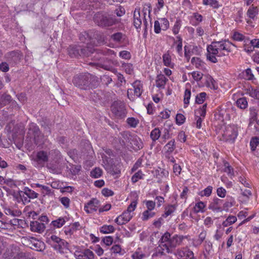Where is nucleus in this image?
Masks as SVG:
<instances>
[{
    "mask_svg": "<svg viewBox=\"0 0 259 259\" xmlns=\"http://www.w3.org/2000/svg\"><path fill=\"white\" fill-rule=\"evenodd\" d=\"M235 46L227 40L213 41L207 47V59L212 63L218 62V58L226 55L232 50Z\"/></svg>",
    "mask_w": 259,
    "mask_h": 259,
    "instance_id": "1",
    "label": "nucleus"
},
{
    "mask_svg": "<svg viewBox=\"0 0 259 259\" xmlns=\"http://www.w3.org/2000/svg\"><path fill=\"white\" fill-rule=\"evenodd\" d=\"M96 78L90 73H82L75 75L72 80L74 85L82 90H88L95 88L96 84H94Z\"/></svg>",
    "mask_w": 259,
    "mask_h": 259,
    "instance_id": "2",
    "label": "nucleus"
},
{
    "mask_svg": "<svg viewBox=\"0 0 259 259\" xmlns=\"http://www.w3.org/2000/svg\"><path fill=\"white\" fill-rule=\"evenodd\" d=\"M94 18L95 23L102 27L111 26L118 23L114 16L108 14L98 13L95 14Z\"/></svg>",
    "mask_w": 259,
    "mask_h": 259,
    "instance_id": "3",
    "label": "nucleus"
},
{
    "mask_svg": "<svg viewBox=\"0 0 259 259\" xmlns=\"http://www.w3.org/2000/svg\"><path fill=\"white\" fill-rule=\"evenodd\" d=\"M171 242H172V237L168 232L165 233L159 240V247L157 248V251L160 254L169 253L171 252Z\"/></svg>",
    "mask_w": 259,
    "mask_h": 259,
    "instance_id": "4",
    "label": "nucleus"
},
{
    "mask_svg": "<svg viewBox=\"0 0 259 259\" xmlns=\"http://www.w3.org/2000/svg\"><path fill=\"white\" fill-rule=\"evenodd\" d=\"M47 242L60 253L64 252V250L68 248V243L56 235L48 237Z\"/></svg>",
    "mask_w": 259,
    "mask_h": 259,
    "instance_id": "5",
    "label": "nucleus"
},
{
    "mask_svg": "<svg viewBox=\"0 0 259 259\" xmlns=\"http://www.w3.org/2000/svg\"><path fill=\"white\" fill-rule=\"evenodd\" d=\"M238 135V127L232 124L227 126L223 134V140L230 143H234Z\"/></svg>",
    "mask_w": 259,
    "mask_h": 259,
    "instance_id": "6",
    "label": "nucleus"
},
{
    "mask_svg": "<svg viewBox=\"0 0 259 259\" xmlns=\"http://www.w3.org/2000/svg\"><path fill=\"white\" fill-rule=\"evenodd\" d=\"M69 55L71 58L77 57L79 56H89L90 53H93L91 50L88 51V49L81 48L75 46H71L68 49Z\"/></svg>",
    "mask_w": 259,
    "mask_h": 259,
    "instance_id": "7",
    "label": "nucleus"
},
{
    "mask_svg": "<svg viewBox=\"0 0 259 259\" xmlns=\"http://www.w3.org/2000/svg\"><path fill=\"white\" fill-rule=\"evenodd\" d=\"M125 136L127 138V140L129 143V144H127V146H130L133 150L137 151L143 148V142L137 136H132L128 133H125Z\"/></svg>",
    "mask_w": 259,
    "mask_h": 259,
    "instance_id": "8",
    "label": "nucleus"
},
{
    "mask_svg": "<svg viewBox=\"0 0 259 259\" xmlns=\"http://www.w3.org/2000/svg\"><path fill=\"white\" fill-rule=\"evenodd\" d=\"M48 156L47 152L41 151L34 155L32 158V163L36 167H41L48 161Z\"/></svg>",
    "mask_w": 259,
    "mask_h": 259,
    "instance_id": "9",
    "label": "nucleus"
},
{
    "mask_svg": "<svg viewBox=\"0 0 259 259\" xmlns=\"http://www.w3.org/2000/svg\"><path fill=\"white\" fill-rule=\"evenodd\" d=\"M100 201L97 198H92L90 200L84 203V210L88 214L95 213L99 210Z\"/></svg>",
    "mask_w": 259,
    "mask_h": 259,
    "instance_id": "10",
    "label": "nucleus"
},
{
    "mask_svg": "<svg viewBox=\"0 0 259 259\" xmlns=\"http://www.w3.org/2000/svg\"><path fill=\"white\" fill-rule=\"evenodd\" d=\"M111 110L118 118H124L126 114L125 106L122 103L114 102L111 106Z\"/></svg>",
    "mask_w": 259,
    "mask_h": 259,
    "instance_id": "11",
    "label": "nucleus"
},
{
    "mask_svg": "<svg viewBox=\"0 0 259 259\" xmlns=\"http://www.w3.org/2000/svg\"><path fill=\"white\" fill-rule=\"evenodd\" d=\"M168 27L169 22L165 18H159L154 22V32L157 34L159 33L161 30H166Z\"/></svg>",
    "mask_w": 259,
    "mask_h": 259,
    "instance_id": "12",
    "label": "nucleus"
},
{
    "mask_svg": "<svg viewBox=\"0 0 259 259\" xmlns=\"http://www.w3.org/2000/svg\"><path fill=\"white\" fill-rule=\"evenodd\" d=\"M74 255L76 259H94V253L89 249L82 251L76 250Z\"/></svg>",
    "mask_w": 259,
    "mask_h": 259,
    "instance_id": "13",
    "label": "nucleus"
},
{
    "mask_svg": "<svg viewBox=\"0 0 259 259\" xmlns=\"http://www.w3.org/2000/svg\"><path fill=\"white\" fill-rule=\"evenodd\" d=\"M177 255L183 259H196L193 251L186 247L178 249Z\"/></svg>",
    "mask_w": 259,
    "mask_h": 259,
    "instance_id": "14",
    "label": "nucleus"
},
{
    "mask_svg": "<svg viewBox=\"0 0 259 259\" xmlns=\"http://www.w3.org/2000/svg\"><path fill=\"white\" fill-rule=\"evenodd\" d=\"M133 217V213H130L124 211L121 214L115 219V222L118 225L125 224L132 219Z\"/></svg>",
    "mask_w": 259,
    "mask_h": 259,
    "instance_id": "15",
    "label": "nucleus"
},
{
    "mask_svg": "<svg viewBox=\"0 0 259 259\" xmlns=\"http://www.w3.org/2000/svg\"><path fill=\"white\" fill-rule=\"evenodd\" d=\"M80 228L79 222H75L68 227H64L63 230L66 235L68 237H71L77 230H79Z\"/></svg>",
    "mask_w": 259,
    "mask_h": 259,
    "instance_id": "16",
    "label": "nucleus"
},
{
    "mask_svg": "<svg viewBox=\"0 0 259 259\" xmlns=\"http://www.w3.org/2000/svg\"><path fill=\"white\" fill-rule=\"evenodd\" d=\"M224 200L218 198L213 199L212 202L209 205V209L213 211L218 212L222 211L223 209L222 205L223 203Z\"/></svg>",
    "mask_w": 259,
    "mask_h": 259,
    "instance_id": "17",
    "label": "nucleus"
},
{
    "mask_svg": "<svg viewBox=\"0 0 259 259\" xmlns=\"http://www.w3.org/2000/svg\"><path fill=\"white\" fill-rule=\"evenodd\" d=\"M178 203L175 199L172 202V204H169L165 206L164 208V213L162 214V217L166 218L168 216L171 215L177 209L178 207Z\"/></svg>",
    "mask_w": 259,
    "mask_h": 259,
    "instance_id": "18",
    "label": "nucleus"
},
{
    "mask_svg": "<svg viewBox=\"0 0 259 259\" xmlns=\"http://www.w3.org/2000/svg\"><path fill=\"white\" fill-rule=\"evenodd\" d=\"M30 230L32 232L41 233L44 232L45 229V225L43 223H40L37 221H33L30 224Z\"/></svg>",
    "mask_w": 259,
    "mask_h": 259,
    "instance_id": "19",
    "label": "nucleus"
},
{
    "mask_svg": "<svg viewBox=\"0 0 259 259\" xmlns=\"http://www.w3.org/2000/svg\"><path fill=\"white\" fill-rule=\"evenodd\" d=\"M188 238V236L174 235L173 237H172V242H171V250L172 248L176 247L177 245L184 244V240Z\"/></svg>",
    "mask_w": 259,
    "mask_h": 259,
    "instance_id": "20",
    "label": "nucleus"
},
{
    "mask_svg": "<svg viewBox=\"0 0 259 259\" xmlns=\"http://www.w3.org/2000/svg\"><path fill=\"white\" fill-rule=\"evenodd\" d=\"M162 61L164 66L171 68L174 67L175 63L172 61L171 55L169 51L163 54Z\"/></svg>",
    "mask_w": 259,
    "mask_h": 259,
    "instance_id": "21",
    "label": "nucleus"
},
{
    "mask_svg": "<svg viewBox=\"0 0 259 259\" xmlns=\"http://www.w3.org/2000/svg\"><path fill=\"white\" fill-rule=\"evenodd\" d=\"M144 16L141 15L140 10L136 9L134 15V25L137 29L141 28L142 20Z\"/></svg>",
    "mask_w": 259,
    "mask_h": 259,
    "instance_id": "22",
    "label": "nucleus"
},
{
    "mask_svg": "<svg viewBox=\"0 0 259 259\" xmlns=\"http://www.w3.org/2000/svg\"><path fill=\"white\" fill-rule=\"evenodd\" d=\"M245 94L254 99L259 100V89L253 87H249L245 89Z\"/></svg>",
    "mask_w": 259,
    "mask_h": 259,
    "instance_id": "23",
    "label": "nucleus"
},
{
    "mask_svg": "<svg viewBox=\"0 0 259 259\" xmlns=\"http://www.w3.org/2000/svg\"><path fill=\"white\" fill-rule=\"evenodd\" d=\"M132 85L134 88V96L137 97H140L143 93V84L140 80L135 81Z\"/></svg>",
    "mask_w": 259,
    "mask_h": 259,
    "instance_id": "24",
    "label": "nucleus"
},
{
    "mask_svg": "<svg viewBox=\"0 0 259 259\" xmlns=\"http://www.w3.org/2000/svg\"><path fill=\"white\" fill-rule=\"evenodd\" d=\"M111 39L117 43L124 42L126 39V36L121 32H116L111 36Z\"/></svg>",
    "mask_w": 259,
    "mask_h": 259,
    "instance_id": "25",
    "label": "nucleus"
},
{
    "mask_svg": "<svg viewBox=\"0 0 259 259\" xmlns=\"http://www.w3.org/2000/svg\"><path fill=\"white\" fill-rule=\"evenodd\" d=\"M6 58L8 61H12L16 62L21 58V55L19 52L17 51H12L7 53L6 55Z\"/></svg>",
    "mask_w": 259,
    "mask_h": 259,
    "instance_id": "26",
    "label": "nucleus"
},
{
    "mask_svg": "<svg viewBox=\"0 0 259 259\" xmlns=\"http://www.w3.org/2000/svg\"><path fill=\"white\" fill-rule=\"evenodd\" d=\"M168 79L163 74H160L157 76L156 80V86L158 88L163 89Z\"/></svg>",
    "mask_w": 259,
    "mask_h": 259,
    "instance_id": "27",
    "label": "nucleus"
},
{
    "mask_svg": "<svg viewBox=\"0 0 259 259\" xmlns=\"http://www.w3.org/2000/svg\"><path fill=\"white\" fill-rule=\"evenodd\" d=\"M66 217H60L51 222V225L56 228H61L67 221Z\"/></svg>",
    "mask_w": 259,
    "mask_h": 259,
    "instance_id": "28",
    "label": "nucleus"
},
{
    "mask_svg": "<svg viewBox=\"0 0 259 259\" xmlns=\"http://www.w3.org/2000/svg\"><path fill=\"white\" fill-rule=\"evenodd\" d=\"M205 78V84L207 87L213 90L217 89L216 82L211 76L207 75Z\"/></svg>",
    "mask_w": 259,
    "mask_h": 259,
    "instance_id": "29",
    "label": "nucleus"
},
{
    "mask_svg": "<svg viewBox=\"0 0 259 259\" xmlns=\"http://www.w3.org/2000/svg\"><path fill=\"white\" fill-rule=\"evenodd\" d=\"M232 37L235 40L238 41H243V42H249L250 41V39L248 37H246L243 34L238 32H234Z\"/></svg>",
    "mask_w": 259,
    "mask_h": 259,
    "instance_id": "30",
    "label": "nucleus"
},
{
    "mask_svg": "<svg viewBox=\"0 0 259 259\" xmlns=\"http://www.w3.org/2000/svg\"><path fill=\"white\" fill-rule=\"evenodd\" d=\"M21 193H24V194H25L30 199L36 198L38 196V193L27 187L23 188Z\"/></svg>",
    "mask_w": 259,
    "mask_h": 259,
    "instance_id": "31",
    "label": "nucleus"
},
{
    "mask_svg": "<svg viewBox=\"0 0 259 259\" xmlns=\"http://www.w3.org/2000/svg\"><path fill=\"white\" fill-rule=\"evenodd\" d=\"M258 9L256 7L251 6L248 9L246 15L251 19H254L258 14Z\"/></svg>",
    "mask_w": 259,
    "mask_h": 259,
    "instance_id": "32",
    "label": "nucleus"
},
{
    "mask_svg": "<svg viewBox=\"0 0 259 259\" xmlns=\"http://www.w3.org/2000/svg\"><path fill=\"white\" fill-rule=\"evenodd\" d=\"M5 212L7 215L13 217H18L21 214V211L19 209H14L13 208L8 207L5 208Z\"/></svg>",
    "mask_w": 259,
    "mask_h": 259,
    "instance_id": "33",
    "label": "nucleus"
},
{
    "mask_svg": "<svg viewBox=\"0 0 259 259\" xmlns=\"http://www.w3.org/2000/svg\"><path fill=\"white\" fill-rule=\"evenodd\" d=\"M161 134V131L158 127H155L150 133V138L153 142H155L159 139Z\"/></svg>",
    "mask_w": 259,
    "mask_h": 259,
    "instance_id": "34",
    "label": "nucleus"
},
{
    "mask_svg": "<svg viewBox=\"0 0 259 259\" xmlns=\"http://www.w3.org/2000/svg\"><path fill=\"white\" fill-rule=\"evenodd\" d=\"M191 63L196 68L202 69L204 67V63L199 58L193 57L191 59Z\"/></svg>",
    "mask_w": 259,
    "mask_h": 259,
    "instance_id": "35",
    "label": "nucleus"
},
{
    "mask_svg": "<svg viewBox=\"0 0 259 259\" xmlns=\"http://www.w3.org/2000/svg\"><path fill=\"white\" fill-rule=\"evenodd\" d=\"M99 230L103 234H109L114 232L115 228L112 225H104L100 228Z\"/></svg>",
    "mask_w": 259,
    "mask_h": 259,
    "instance_id": "36",
    "label": "nucleus"
},
{
    "mask_svg": "<svg viewBox=\"0 0 259 259\" xmlns=\"http://www.w3.org/2000/svg\"><path fill=\"white\" fill-rule=\"evenodd\" d=\"M111 252L112 254H118L119 255H123L125 251L122 249L120 245L118 244L114 245L110 249Z\"/></svg>",
    "mask_w": 259,
    "mask_h": 259,
    "instance_id": "37",
    "label": "nucleus"
},
{
    "mask_svg": "<svg viewBox=\"0 0 259 259\" xmlns=\"http://www.w3.org/2000/svg\"><path fill=\"white\" fill-rule=\"evenodd\" d=\"M237 219L235 216L229 215L223 222L222 225L224 227H227L233 224L237 221Z\"/></svg>",
    "mask_w": 259,
    "mask_h": 259,
    "instance_id": "38",
    "label": "nucleus"
},
{
    "mask_svg": "<svg viewBox=\"0 0 259 259\" xmlns=\"http://www.w3.org/2000/svg\"><path fill=\"white\" fill-rule=\"evenodd\" d=\"M206 207V203L199 201L196 203L194 207V211L196 212H203L205 211V208Z\"/></svg>",
    "mask_w": 259,
    "mask_h": 259,
    "instance_id": "39",
    "label": "nucleus"
},
{
    "mask_svg": "<svg viewBox=\"0 0 259 259\" xmlns=\"http://www.w3.org/2000/svg\"><path fill=\"white\" fill-rule=\"evenodd\" d=\"M187 86H188V84H187L184 96V108H186L189 104L191 95V91Z\"/></svg>",
    "mask_w": 259,
    "mask_h": 259,
    "instance_id": "40",
    "label": "nucleus"
},
{
    "mask_svg": "<svg viewBox=\"0 0 259 259\" xmlns=\"http://www.w3.org/2000/svg\"><path fill=\"white\" fill-rule=\"evenodd\" d=\"M238 107L241 109H245L248 106V102L246 98L242 97L238 99L236 101Z\"/></svg>",
    "mask_w": 259,
    "mask_h": 259,
    "instance_id": "41",
    "label": "nucleus"
},
{
    "mask_svg": "<svg viewBox=\"0 0 259 259\" xmlns=\"http://www.w3.org/2000/svg\"><path fill=\"white\" fill-rule=\"evenodd\" d=\"M202 52V48L200 46L195 45H191L190 46V50L188 53H191L193 55H199Z\"/></svg>",
    "mask_w": 259,
    "mask_h": 259,
    "instance_id": "42",
    "label": "nucleus"
},
{
    "mask_svg": "<svg viewBox=\"0 0 259 259\" xmlns=\"http://www.w3.org/2000/svg\"><path fill=\"white\" fill-rule=\"evenodd\" d=\"M126 123L131 127L135 128L139 123V120L135 117H128L126 119Z\"/></svg>",
    "mask_w": 259,
    "mask_h": 259,
    "instance_id": "43",
    "label": "nucleus"
},
{
    "mask_svg": "<svg viewBox=\"0 0 259 259\" xmlns=\"http://www.w3.org/2000/svg\"><path fill=\"white\" fill-rule=\"evenodd\" d=\"M223 166V170L224 172L227 173L228 175L231 176L234 175L233 169L228 162L224 161Z\"/></svg>",
    "mask_w": 259,
    "mask_h": 259,
    "instance_id": "44",
    "label": "nucleus"
},
{
    "mask_svg": "<svg viewBox=\"0 0 259 259\" xmlns=\"http://www.w3.org/2000/svg\"><path fill=\"white\" fill-rule=\"evenodd\" d=\"M0 100L1 106L2 107L10 102L11 101V96L9 95L5 94L1 96Z\"/></svg>",
    "mask_w": 259,
    "mask_h": 259,
    "instance_id": "45",
    "label": "nucleus"
},
{
    "mask_svg": "<svg viewBox=\"0 0 259 259\" xmlns=\"http://www.w3.org/2000/svg\"><path fill=\"white\" fill-rule=\"evenodd\" d=\"M145 256V254L143 252L141 248H138L132 255L133 259H143Z\"/></svg>",
    "mask_w": 259,
    "mask_h": 259,
    "instance_id": "46",
    "label": "nucleus"
},
{
    "mask_svg": "<svg viewBox=\"0 0 259 259\" xmlns=\"http://www.w3.org/2000/svg\"><path fill=\"white\" fill-rule=\"evenodd\" d=\"M122 67L126 73L128 74H133L134 68L132 64L123 63L122 64Z\"/></svg>",
    "mask_w": 259,
    "mask_h": 259,
    "instance_id": "47",
    "label": "nucleus"
},
{
    "mask_svg": "<svg viewBox=\"0 0 259 259\" xmlns=\"http://www.w3.org/2000/svg\"><path fill=\"white\" fill-rule=\"evenodd\" d=\"M31 243L32 245L30 247L36 250H40L43 246V243L35 239H33Z\"/></svg>",
    "mask_w": 259,
    "mask_h": 259,
    "instance_id": "48",
    "label": "nucleus"
},
{
    "mask_svg": "<svg viewBox=\"0 0 259 259\" xmlns=\"http://www.w3.org/2000/svg\"><path fill=\"white\" fill-rule=\"evenodd\" d=\"M202 3L204 5H209L213 8H218L219 7L217 0H202Z\"/></svg>",
    "mask_w": 259,
    "mask_h": 259,
    "instance_id": "49",
    "label": "nucleus"
},
{
    "mask_svg": "<svg viewBox=\"0 0 259 259\" xmlns=\"http://www.w3.org/2000/svg\"><path fill=\"white\" fill-rule=\"evenodd\" d=\"M206 97V94L205 92H202L198 94L195 98V102L197 104H202Z\"/></svg>",
    "mask_w": 259,
    "mask_h": 259,
    "instance_id": "50",
    "label": "nucleus"
},
{
    "mask_svg": "<svg viewBox=\"0 0 259 259\" xmlns=\"http://www.w3.org/2000/svg\"><path fill=\"white\" fill-rule=\"evenodd\" d=\"M144 174L142 171L140 170L136 172L132 177V181L133 183L137 182L139 180L143 179Z\"/></svg>",
    "mask_w": 259,
    "mask_h": 259,
    "instance_id": "51",
    "label": "nucleus"
},
{
    "mask_svg": "<svg viewBox=\"0 0 259 259\" xmlns=\"http://www.w3.org/2000/svg\"><path fill=\"white\" fill-rule=\"evenodd\" d=\"M207 104H205L199 108L196 112V115H198L199 116L204 118L206 115Z\"/></svg>",
    "mask_w": 259,
    "mask_h": 259,
    "instance_id": "52",
    "label": "nucleus"
},
{
    "mask_svg": "<svg viewBox=\"0 0 259 259\" xmlns=\"http://www.w3.org/2000/svg\"><path fill=\"white\" fill-rule=\"evenodd\" d=\"M165 148L166 149L167 152L172 153L175 149V141L172 140L168 142L165 146Z\"/></svg>",
    "mask_w": 259,
    "mask_h": 259,
    "instance_id": "53",
    "label": "nucleus"
},
{
    "mask_svg": "<svg viewBox=\"0 0 259 259\" xmlns=\"http://www.w3.org/2000/svg\"><path fill=\"white\" fill-rule=\"evenodd\" d=\"M102 170L101 168L96 167L91 171V176L94 178H98L102 176Z\"/></svg>",
    "mask_w": 259,
    "mask_h": 259,
    "instance_id": "54",
    "label": "nucleus"
},
{
    "mask_svg": "<svg viewBox=\"0 0 259 259\" xmlns=\"http://www.w3.org/2000/svg\"><path fill=\"white\" fill-rule=\"evenodd\" d=\"M243 74L244 77L247 80H253V79H255L252 71L250 68H247V69H246L244 72L243 73Z\"/></svg>",
    "mask_w": 259,
    "mask_h": 259,
    "instance_id": "55",
    "label": "nucleus"
},
{
    "mask_svg": "<svg viewBox=\"0 0 259 259\" xmlns=\"http://www.w3.org/2000/svg\"><path fill=\"white\" fill-rule=\"evenodd\" d=\"M152 210H146L143 212L142 220L143 221L148 220L149 219L153 217L155 215V212Z\"/></svg>",
    "mask_w": 259,
    "mask_h": 259,
    "instance_id": "56",
    "label": "nucleus"
},
{
    "mask_svg": "<svg viewBox=\"0 0 259 259\" xmlns=\"http://www.w3.org/2000/svg\"><path fill=\"white\" fill-rule=\"evenodd\" d=\"M212 190V187L209 186L207 187L205 189H204L203 190L201 191L199 195L201 196H209L211 193Z\"/></svg>",
    "mask_w": 259,
    "mask_h": 259,
    "instance_id": "57",
    "label": "nucleus"
},
{
    "mask_svg": "<svg viewBox=\"0 0 259 259\" xmlns=\"http://www.w3.org/2000/svg\"><path fill=\"white\" fill-rule=\"evenodd\" d=\"M206 236V231L203 230L199 234L198 236V239L196 241V243L197 245L201 244L205 239Z\"/></svg>",
    "mask_w": 259,
    "mask_h": 259,
    "instance_id": "58",
    "label": "nucleus"
},
{
    "mask_svg": "<svg viewBox=\"0 0 259 259\" xmlns=\"http://www.w3.org/2000/svg\"><path fill=\"white\" fill-rule=\"evenodd\" d=\"M259 144V139L257 137H255L251 138L250 142V146L252 151L255 150L257 146Z\"/></svg>",
    "mask_w": 259,
    "mask_h": 259,
    "instance_id": "59",
    "label": "nucleus"
},
{
    "mask_svg": "<svg viewBox=\"0 0 259 259\" xmlns=\"http://www.w3.org/2000/svg\"><path fill=\"white\" fill-rule=\"evenodd\" d=\"M235 203V200L232 197H228L227 198V201L223 203L224 207H231L234 205Z\"/></svg>",
    "mask_w": 259,
    "mask_h": 259,
    "instance_id": "60",
    "label": "nucleus"
},
{
    "mask_svg": "<svg viewBox=\"0 0 259 259\" xmlns=\"http://www.w3.org/2000/svg\"><path fill=\"white\" fill-rule=\"evenodd\" d=\"M119 56L123 59L130 60L131 58V54L130 52L127 51H122L119 53Z\"/></svg>",
    "mask_w": 259,
    "mask_h": 259,
    "instance_id": "61",
    "label": "nucleus"
},
{
    "mask_svg": "<svg viewBox=\"0 0 259 259\" xmlns=\"http://www.w3.org/2000/svg\"><path fill=\"white\" fill-rule=\"evenodd\" d=\"M243 50L247 53V54H250L253 51L254 48L251 45H250V43L243 42Z\"/></svg>",
    "mask_w": 259,
    "mask_h": 259,
    "instance_id": "62",
    "label": "nucleus"
},
{
    "mask_svg": "<svg viewBox=\"0 0 259 259\" xmlns=\"http://www.w3.org/2000/svg\"><path fill=\"white\" fill-rule=\"evenodd\" d=\"M137 201L136 200H133L128 206L126 212H130V213H133V212L135 210L137 207Z\"/></svg>",
    "mask_w": 259,
    "mask_h": 259,
    "instance_id": "63",
    "label": "nucleus"
},
{
    "mask_svg": "<svg viewBox=\"0 0 259 259\" xmlns=\"http://www.w3.org/2000/svg\"><path fill=\"white\" fill-rule=\"evenodd\" d=\"M191 74L193 78L196 81H200L203 77V74L198 71H193Z\"/></svg>",
    "mask_w": 259,
    "mask_h": 259,
    "instance_id": "64",
    "label": "nucleus"
}]
</instances>
